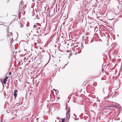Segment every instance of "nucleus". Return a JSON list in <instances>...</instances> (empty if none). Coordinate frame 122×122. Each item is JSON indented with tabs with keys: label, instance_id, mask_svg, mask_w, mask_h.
<instances>
[{
	"label": "nucleus",
	"instance_id": "f257e3e1",
	"mask_svg": "<svg viewBox=\"0 0 122 122\" xmlns=\"http://www.w3.org/2000/svg\"><path fill=\"white\" fill-rule=\"evenodd\" d=\"M12 33H10L8 34L7 39L8 41L10 42L11 43L13 42V40L12 38Z\"/></svg>",
	"mask_w": 122,
	"mask_h": 122
},
{
	"label": "nucleus",
	"instance_id": "f03ea898",
	"mask_svg": "<svg viewBox=\"0 0 122 122\" xmlns=\"http://www.w3.org/2000/svg\"><path fill=\"white\" fill-rule=\"evenodd\" d=\"M85 40L86 41H87L88 43H90L93 41H92L91 39L88 37H86Z\"/></svg>",
	"mask_w": 122,
	"mask_h": 122
},
{
	"label": "nucleus",
	"instance_id": "7ed1b4c3",
	"mask_svg": "<svg viewBox=\"0 0 122 122\" xmlns=\"http://www.w3.org/2000/svg\"><path fill=\"white\" fill-rule=\"evenodd\" d=\"M18 90H14V95L15 97V99L17 97V92H18Z\"/></svg>",
	"mask_w": 122,
	"mask_h": 122
},
{
	"label": "nucleus",
	"instance_id": "20e7f679",
	"mask_svg": "<svg viewBox=\"0 0 122 122\" xmlns=\"http://www.w3.org/2000/svg\"><path fill=\"white\" fill-rule=\"evenodd\" d=\"M66 117L67 118L66 119L68 120L70 119V113H66Z\"/></svg>",
	"mask_w": 122,
	"mask_h": 122
},
{
	"label": "nucleus",
	"instance_id": "39448f33",
	"mask_svg": "<svg viewBox=\"0 0 122 122\" xmlns=\"http://www.w3.org/2000/svg\"><path fill=\"white\" fill-rule=\"evenodd\" d=\"M78 15L79 16H82L83 15L82 12L81 11H79V14H78Z\"/></svg>",
	"mask_w": 122,
	"mask_h": 122
},
{
	"label": "nucleus",
	"instance_id": "423d86ee",
	"mask_svg": "<svg viewBox=\"0 0 122 122\" xmlns=\"http://www.w3.org/2000/svg\"><path fill=\"white\" fill-rule=\"evenodd\" d=\"M6 78L8 79V77L6 76V77L3 80V83L4 84H5L6 83Z\"/></svg>",
	"mask_w": 122,
	"mask_h": 122
},
{
	"label": "nucleus",
	"instance_id": "0eeeda50",
	"mask_svg": "<svg viewBox=\"0 0 122 122\" xmlns=\"http://www.w3.org/2000/svg\"><path fill=\"white\" fill-rule=\"evenodd\" d=\"M61 120H62L61 122H64L65 121V118H61Z\"/></svg>",
	"mask_w": 122,
	"mask_h": 122
},
{
	"label": "nucleus",
	"instance_id": "6e6552de",
	"mask_svg": "<svg viewBox=\"0 0 122 122\" xmlns=\"http://www.w3.org/2000/svg\"><path fill=\"white\" fill-rule=\"evenodd\" d=\"M19 24H20V26H20V28H22V27H23V26H24L23 25H21V23L20 22H19Z\"/></svg>",
	"mask_w": 122,
	"mask_h": 122
},
{
	"label": "nucleus",
	"instance_id": "1a4fd4ad",
	"mask_svg": "<svg viewBox=\"0 0 122 122\" xmlns=\"http://www.w3.org/2000/svg\"><path fill=\"white\" fill-rule=\"evenodd\" d=\"M70 112V109L69 108L68 111H67L66 113H70L69 112Z\"/></svg>",
	"mask_w": 122,
	"mask_h": 122
},
{
	"label": "nucleus",
	"instance_id": "9d476101",
	"mask_svg": "<svg viewBox=\"0 0 122 122\" xmlns=\"http://www.w3.org/2000/svg\"><path fill=\"white\" fill-rule=\"evenodd\" d=\"M114 106H107V108H110V107H114Z\"/></svg>",
	"mask_w": 122,
	"mask_h": 122
},
{
	"label": "nucleus",
	"instance_id": "9b49d317",
	"mask_svg": "<svg viewBox=\"0 0 122 122\" xmlns=\"http://www.w3.org/2000/svg\"><path fill=\"white\" fill-rule=\"evenodd\" d=\"M36 27H37V25H36V24H35V25H34V28H36Z\"/></svg>",
	"mask_w": 122,
	"mask_h": 122
},
{
	"label": "nucleus",
	"instance_id": "f8f14e48",
	"mask_svg": "<svg viewBox=\"0 0 122 122\" xmlns=\"http://www.w3.org/2000/svg\"><path fill=\"white\" fill-rule=\"evenodd\" d=\"M75 43H72L71 44V46H72L75 45Z\"/></svg>",
	"mask_w": 122,
	"mask_h": 122
},
{
	"label": "nucleus",
	"instance_id": "ddd939ff",
	"mask_svg": "<svg viewBox=\"0 0 122 122\" xmlns=\"http://www.w3.org/2000/svg\"><path fill=\"white\" fill-rule=\"evenodd\" d=\"M98 29L96 27V28H95V31L96 30V31H97V30Z\"/></svg>",
	"mask_w": 122,
	"mask_h": 122
},
{
	"label": "nucleus",
	"instance_id": "4468645a",
	"mask_svg": "<svg viewBox=\"0 0 122 122\" xmlns=\"http://www.w3.org/2000/svg\"><path fill=\"white\" fill-rule=\"evenodd\" d=\"M22 1H20V5H19V7H20V5H21L22 4Z\"/></svg>",
	"mask_w": 122,
	"mask_h": 122
},
{
	"label": "nucleus",
	"instance_id": "2eb2a0df",
	"mask_svg": "<svg viewBox=\"0 0 122 122\" xmlns=\"http://www.w3.org/2000/svg\"><path fill=\"white\" fill-rule=\"evenodd\" d=\"M27 37H28L29 36H30V34L29 33H28L27 34Z\"/></svg>",
	"mask_w": 122,
	"mask_h": 122
},
{
	"label": "nucleus",
	"instance_id": "dca6fc26",
	"mask_svg": "<svg viewBox=\"0 0 122 122\" xmlns=\"http://www.w3.org/2000/svg\"><path fill=\"white\" fill-rule=\"evenodd\" d=\"M74 46H75V47H76H76H78V45H76V44L75 43V45H74Z\"/></svg>",
	"mask_w": 122,
	"mask_h": 122
},
{
	"label": "nucleus",
	"instance_id": "f3484780",
	"mask_svg": "<svg viewBox=\"0 0 122 122\" xmlns=\"http://www.w3.org/2000/svg\"><path fill=\"white\" fill-rule=\"evenodd\" d=\"M4 40V39L2 38H1L0 39V40L1 41H2Z\"/></svg>",
	"mask_w": 122,
	"mask_h": 122
},
{
	"label": "nucleus",
	"instance_id": "a211bd4d",
	"mask_svg": "<svg viewBox=\"0 0 122 122\" xmlns=\"http://www.w3.org/2000/svg\"><path fill=\"white\" fill-rule=\"evenodd\" d=\"M37 30H38V29H40L41 28V27H38V28L37 27Z\"/></svg>",
	"mask_w": 122,
	"mask_h": 122
},
{
	"label": "nucleus",
	"instance_id": "6ab92c4d",
	"mask_svg": "<svg viewBox=\"0 0 122 122\" xmlns=\"http://www.w3.org/2000/svg\"><path fill=\"white\" fill-rule=\"evenodd\" d=\"M70 97H69V96H68V99L69 100V101H68V102H69V100L70 99Z\"/></svg>",
	"mask_w": 122,
	"mask_h": 122
},
{
	"label": "nucleus",
	"instance_id": "aec40b11",
	"mask_svg": "<svg viewBox=\"0 0 122 122\" xmlns=\"http://www.w3.org/2000/svg\"><path fill=\"white\" fill-rule=\"evenodd\" d=\"M11 72H10L9 73V75H11Z\"/></svg>",
	"mask_w": 122,
	"mask_h": 122
},
{
	"label": "nucleus",
	"instance_id": "412c9836",
	"mask_svg": "<svg viewBox=\"0 0 122 122\" xmlns=\"http://www.w3.org/2000/svg\"><path fill=\"white\" fill-rule=\"evenodd\" d=\"M53 90H54L55 91H57V90H56L55 89H53Z\"/></svg>",
	"mask_w": 122,
	"mask_h": 122
},
{
	"label": "nucleus",
	"instance_id": "4be33fe9",
	"mask_svg": "<svg viewBox=\"0 0 122 122\" xmlns=\"http://www.w3.org/2000/svg\"><path fill=\"white\" fill-rule=\"evenodd\" d=\"M32 1L33 2H35V0H32Z\"/></svg>",
	"mask_w": 122,
	"mask_h": 122
},
{
	"label": "nucleus",
	"instance_id": "5701e85b",
	"mask_svg": "<svg viewBox=\"0 0 122 122\" xmlns=\"http://www.w3.org/2000/svg\"><path fill=\"white\" fill-rule=\"evenodd\" d=\"M65 66H64L63 67V68L62 67V69H63V68H64Z\"/></svg>",
	"mask_w": 122,
	"mask_h": 122
},
{
	"label": "nucleus",
	"instance_id": "b1692460",
	"mask_svg": "<svg viewBox=\"0 0 122 122\" xmlns=\"http://www.w3.org/2000/svg\"><path fill=\"white\" fill-rule=\"evenodd\" d=\"M111 96V95H109V97H110Z\"/></svg>",
	"mask_w": 122,
	"mask_h": 122
},
{
	"label": "nucleus",
	"instance_id": "393cba45",
	"mask_svg": "<svg viewBox=\"0 0 122 122\" xmlns=\"http://www.w3.org/2000/svg\"><path fill=\"white\" fill-rule=\"evenodd\" d=\"M67 64H66V65H65V66H66L67 65Z\"/></svg>",
	"mask_w": 122,
	"mask_h": 122
},
{
	"label": "nucleus",
	"instance_id": "a878e982",
	"mask_svg": "<svg viewBox=\"0 0 122 122\" xmlns=\"http://www.w3.org/2000/svg\"><path fill=\"white\" fill-rule=\"evenodd\" d=\"M114 93H117V92H116V91L115 92H114Z\"/></svg>",
	"mask_w": 122,
	"mask_h": 122
},
{
	"label": "nucleus",
	"instance_id": "bb28decb",
	"mask_svg": "<svg viewBox=\"0 0 122 122\" xmlns=\"http://www.w3.org/2000/svg\"><path fill=\"white\" fill-rule=\"evenodd\" d=\"M37 33H38V31H37Z\"/></svg>",
	"mask_w": 122,
	"mask_h": 122
},
{
	"label": "nucleus",
	"instance_id": "cd10ccee",
	"mask_svg": "<svg viewBox=\"0 0 122 122\" xmlns=\"http://www.w3.org/2000/svg\"><path fill=\"white\" fill-rule=\"evenodd\" d=\"M24 7L23 6V8H22V10H23V8H24Z\"/></svg>",
	"mask_w": 122,
	"mask_h": 122
},
{
	"label": "nucleus",
	"instance_id": "c85d7f7f",
	"mask_svg": "<svg viewBox=\"0 0 122 122\" xmlns=\"http://www.w3.org/2000/svg\"><path fill=\"white\" fill-rule=\"evenodd\" d=\"M59 122H61V121H59Z\"/></svg>",
	"mask_w": 122,
	"mask_h": 122
},
{
	"label": "nucleus",
	"instance_id": "c756f323",
	"mask_svg": "<svg viewBox=\"0 0 122 122\" xmlns=\"http://www.w3.org/2000/svg\"><path fill=\"white\" fill-rule=\"evenodd\" d=\"M55 71H54V72H55Z\"/></svg>",
	"mask_w": 122,
	"mask_h": 122
},
{
	"label": "nucleus",
	"instance_id": "7c9ffc66",
	"mask_svg": "<svg viewBox=\"0 0 122 122\" xmlns=\"http://www.w3.org/2000/svg\"><path fill=\"white\" fill-rule=\"evenodd\" d=\"M118 35H117V36H118Z\"/></svg>",
	"mask_w": 122,
	"mask_h": 122
},
{
	"label": "nucleus",
	"instance_id": "2f4dec72",
	"mask_svg": "<svg viewBox=\"0 0 122 122\" xmlns=\"http://www.w3.org/2000/svg\"><path fill=\"white\" fill-rule=\"evenodd\" d=\"M113 96L112 97L113 98Z\"/></svg>",
	"mask_w": 122,
	"mask_h": 122
},
{
	"label": "nucleus",
	"instance_id": "473e14b6",
	"mask_svg": "<svg viewBox=\"0 0 122 122\" xmlns=\"http://www.w3.org/2000/svg\"><path fill=\"white\" fill-rule=\"evenodd\" d=\"M76 0V1H77V0Z\"/></svg>",
	"mask_w": 122,
	"mask_h": 122
},
{
	"label": "nucleus",
	"instance_id": "72a5a7b5",
	"mask_svg": "<svg viewBox=\"0 0 122 122\" xmlns=\"http://www.w3.org/2000/svg\"><path fill=\"white\" fill-rule=\"evenodd\" d=\"M37 16H38V15H37L36 17H37Z\"/></svg>",
	"mask_w": 122,
	"mask_h": 122
},
{
	"label": "nucleus",
	"instance_id": "f704fd0d",
	"mask_svg": "<svg viewBox=\"0 0 122 122\" xmlns=\"http://www.w3.org/2000/svg\"><path fill=\"white\" fill-rule=\"evenodd\" d=\"M102 80H103V79H102Z\"/></svg>",
	"mask_w": 122,
	"mask_h": 122
},
{
	"label": "nucleus",
	"instance_id": "c9c22d12",
	"mask_svg": "<svg viewBox=\"0 0 122 122\" xmlns=\"http://www.w3.org/2000/svg\"><path fill=\"white\" fill-rule=\"evenodd\" d=\"M97 99H98V97L97 98Z\"/></svg>",
	"mask_w": 122,
	"mask_h": 122
},
{
	"label": "nucleus",
	"instance_id": "e433bc0d",
	"mask_svg": "<svg viewBox=\"0 0 122 122\" xmlns=\"http://www.w3.org/2000/svg\"><path fill=\"white\" fill-rule=\"evenodd\" d=\"M97 99H98V97L97 98Z\"/></svg>",
	"mask_w": 122,
	"mask_h": 122
},
{
	"label": "nucleus",
	"instance_id": "4c0bfd02",
	"mask_svg": "<svg viewBox=\"0 0 122 122\" xmlns=\"http://www.w3.org/2000/svg\"><path fill=\"white\" fill-rule=\"evenodd\" d=\"M20 18H19V19H20Z\"/></svg>",
	"mask_w": 122,
	"mask_h": 122
},
{
	"label": "nucleus",
	"instance_id": "58836bf2",
	"mask_svg": "<svg viewBox=\"0 0 122 122\" xmlns=\"http://www.w3.org/2000/svg\"><path fill=\"white\" fill-rule=\"evenodd\" d=\"M60 61V60H59V61Z\"/></svg>",
	"mask_w": 122,
	"mask_h": 122
},
{
	"label": "nucleus",
	"instance_id": "ea45409f",
	"mask_svg": "<svg viewBox=\"0 0 122 122\" xmlns=\"http://www.w3.org/2000/svg\"><path fill=\"white\" fill-rule=\"evenodd\" d=\"M60 61V60H59V61Z\"/></svg>",
	"mask_w": 122,
	"mask_h": 122
}]
</instances>
